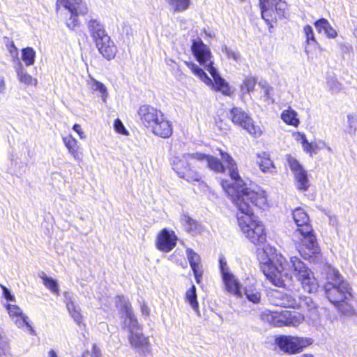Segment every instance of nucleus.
I'll use <instances>...</instances> for the list:
<instances>
[{
  "label": "nucleus",
  "instance_id": "obj_11",
  "mask_svg": "<svg viewBox=\"0 0 357 357\" xmlns=\"http://www.w3.org/2000/svg\"><path fill=\"white\" fill-rule=\"evenodd\" d=\"M229 119L234 124L247 130L249 134L255 137L261 136L262 132L260 128L254 125L251 117L241 108H232L229 112Z\"/></svg>",
  "mask_w": 357,
  "mask_h": 357
},
{
  "label": "nucleus",
  "instance_id": "obj_14",
  "mask_svg": "<svg viewBox=\"0 0 357 357\" xmlns=\"http://www.w3.org/2000/svg\"><path fill=\"white\" fill-rule=\"evenodd\" d=\"M139 117L143 125L151 130L157 121L163 114L161 111L150 105H144L138 109Z\"/></svg>",
  "mask_w": 357,
  "mask_h": 357
},
{
  "label": "nucleus",
  "instance_id": "obj_60",
  "mask_svg": "<svg viewBox=\"0 0 357 357\" xmlns=\"http://www.w3.org/2000/svg\"><path fill=\"white\" fill-rule=\"evenodd\" d=\"M354 35L355 38H357V26L355 27V29L354 30Z\"/></svg>",
  "mask_w": 357,
  "mask_h": 357
},
{
  "label": "nucleus",
  "instance_id": "obj_62",
  "mask_svg": "<svg viewBox=\"0 0 357 357\" xmlns=\"http://www.w3.org/2000/svg\"><path fill=\"white\" fill-rule=\"evenodd\" d=\"M314 149L317 151V153L318 152V151L320 149V148L318 147L317 145H314Z\"/></svg>",
  "mask_w": 357,
  "mask_h": 357
},
{
  "label": "nucleus",
  "instance_id": "obj_54",
  "mask_svg": "<svg viewBox=\"0 0 357 357\" xmlns=\"http://www.w3.org/2000/svg\"><path fill=\"white\" fill-rule=\"evenodd\" d=\"M101 351L100 349L96 345L93 344V349L91 354V357H101Z\"/></svg>",
  "mask_w": 357,
  "mask_h": 357
},
{
  "label": "nucleus",
  "instance_id": "obj_10",
  "mask_svg": "<svg viewBox=\"0 0 357 357\" xmlns=\"http://www.w3.org/2000/svg\"><path fill=\"white\" fill-rule=\"evenodd\" d=\"M275 342L281 350L289 354L299 353L312 343L310 338L285 335L277 337Z\"/></svg>",
  "mask_w": 357,
  "mask_h": 357
},
{
  "label": "nucleus",
  "instance_id": "obj_18",
  "mask_svg": "<svg viewBox=\"0 0 357 357\" xmlns=\"http://www.w3.org/2000/svg\"><path fill=\"white\" fill-rule=\"evenodd\" d=\"M222 278L225 285V289L227 292L236 298H243L241 284L232 273H226L225 275L222 276Z\"/></svg>",
  "mask_w": 357,
  "mask_h": 357
},
{
  "label": "nucleus",
  "instance_id": "obj_9",
  "mask_svg": "<svg viewBox=\"0 0 357 357\" xmlns=\"http://www.w3.org/2000/svg\"><path fill=\"white\" fill-rule=\"evenodd\" d=\"M262 18L270 24L277 17L284 16L287 3L283 0H259Z\"/></svg>",
  "mask_w": 357,
  "mask_h": 357
},
{
  "label": "nucleus",
  "instance_id": "obj_16",
  "mask_svg": "<svg viewBox=\"0 0 357 357\" xmlns=\"http://www.w3.org/2000/svg\"><path fill=\"white\" fill-rule=\"evenodd\" d=\"M131 346L135 348L139 355L146 357L151 353V347L148 337H145L142 332L128 335Z\"/></svg>",
  "mask_w": 357,
  "mask_h": 357
},
{
  "label": "nucleus",
  "instance_id": "obj_7",
  "mask_svg": "<svg viewBox=\"0 0 357 357\" xmlns=\"http://www.w3.org/2000/svg\"><path fill=\"white\" fill-rule=\"evenodd\" d=\"M196 153H184L181 155H175L172 159V166L174 171L180 177L189 183L199 181V174L190 169V166L193 160H197L195 157Z\"/></svg>",
  "mask_w": 357,
  "mask_h": 357
},
{
  "label": "nucleus",
  "instance_id": "obj_48",
  "mask_svg": "<svg viewBox=\"0 0 357 357\" xmlns=\"http://www.w3.org/2000/svg\"><path fill=\"white\" fill-rule=\"evenodd\" d=\"M220 269L222 276L225 275L226 273H231L227 266L226 259L224 257H221L219 259Z\"/></svg>",
  "mask_w": 357,
  "mask_h": 357
},
{
  "label": "nucleus",
  "instance_id": "obj_55",
  "mask_svg": "<svg viewBox=\"0 0 357 357\" xmlns=\"http://www.w3.org/2000/svg\"><path fill=\"white\" fill-rule=\"evenodd\" d=\"M141 312L143 316L147 317L149 315V308L144 303L141 305Z\"/></svg>",
  "mask_w": 357,
  "mask_h": 357
},
{
  "label": "nucleus",
  "instance_id": "obj_49",
  "mask_svg": "<svg viewBox=\"0 0 357 357\" xmlns=\"http://www.w3.org/2000/svg\"><path fill=\"white\" fill-rule=\"evenodd\" d=\"M327 84L330 91L333 93H337L341 89V84L335 79H329Z\"/></svg>",
  "mask_w": 357,
  "mask_h": 357
},
{
  "label": "nucleus",
  "instance_id": "obj_26",
  "mask_svg": "<svg viewBox=\"0 0 357 357\" xmlns=\"http://www.w3.org/2000/svg\"><path fill=\"white\" fill-rule=\"evenodd\" d=\"M306 37L305 52L310 56L311 49H321L319 43L315 40L312 28L310 25H306L303 29Z\"/></svg>",
  "mask_w": 357,
  "mask_h": 357
},
{
  "label": "nucleus",
  "instance_id": "obj_57",
  "mask_svg": "<svg viewBox=\"0 0 357 357\" xmlns=\"http://www.w3.org/2000/svg\"><path fill=\"white\" fill-rule=\"evenodd\" d=\"M47 357H59V356L54 350L51 349L50 351H48Z\"/></svg>",
  "mask_w": 357,
  "mask_h": 357
},
{
  "label": "nucleus",
  "instance_id": "obj_2",
  "mask_svg": "<svg viewBox=\"0 0 357 357\" xmlns=\"http://www.w3.org/2000/svg\"><path fill=\"white\" fill-rule=\"evenodd\" d=\"M263 254L267 258L260 262V268L266 278L276 287L284 286V280L292 271L301 282L303 289L308 293L316 292L319 284L313 273L297 257H291L289 261L275 250L266 246L263 248Z\"/></svg>",
  "mask_w": 357,
  "mask_h": 357
},
{
  "label": "nucleus",
  "instance_id": "obj_59",
  "mask_svg": "<svg viewBox=\"0 0 357 357\" xmlns=\"http://www.w3.org/2000/svg\"><path fill=\"white\" fill-rule=\"evenodd\" d=\"M323 147L326 148L329 152L332 151L331 148L325 142H322Z\"/></svg>",
  "mask_w": 357,
  "mask_h": 357
},
{
  "label": "nucleus",
  "instance_id": "obj_8",
  "mask_svg": "<svg viewBox=\"0 0 357 357\" xmlns=\"http://www.w3.org/2000/svg\"><path fill=\"white\" fill-rule=\"evenodd\" d=\"M57 7L63 6L70 13V17L67 20L66 25L70 29H74L79 24L77 17L85 15L88 8L82 0H57Z\"/></svg>",
  "mask_w": 357,
  "mask_h": 357
},
{
  "label": "nucleus",
  "instance_id": "obj_44",
  "mask_svg": "<svg viewBox=\"0 0 357 357\" xmlns=\"http://www.w3.org/2000/svg\"><path fill=\"white\" fill-rule=\"evenodd\" d=\"M6 307L8 310V312L10 317L13 319L23 314L20 308L17 305H11V304H6Z\"/></svg>",
  "mask_w": 357,
  "mask_h": 357
},
{
  "label": "nucleus",
  "instance_id": "obj_17",
  "mask_svg": "<svg viewBox=\"0 0 357 357\" xmlns=\"http://www.w3.org/2000/svg\"><path fill=\"white\" fill-rule=\"evenodd\" d=\"M176 240L177 237L174 231L163 229L158 236L156 245L160 251L168 252L176 246Z\"/></svg>",
  "mask_w": 357,
  "mask_h": 357
},
{
  "label": "nucleus",
  "instance_id": "obj_51",
  "mask_svg": "<svg viewBox=\"0 0 357 357\" xmlns=\"http://www.w3.org/2000/svg\"><path fill=\"white\" fill-rule=\"evenodd\" d=\"M63 301L66 304V308L71 307L74 305H75V303L74 301V298L72 296V294L68 291H64L63 292Z\"/></svg>",
  "mask_w": 357,
  "mask_h": 357
},
{
  "label": "nucleus",
  "instance_id": "obj_31",
  "mask_svg": "<svg viewBox=\"0 0 357 357\" xmlns=\"http://www.w3.org/2000/svg\"><path fill=\"white\" fill-rule=\"evenodd\" d=\"M87 84L92 91H98L100 93L102 100L105 102L107 97V89L105 84L91 76L89 79L87 80Z\"/></svg>",
  "mask_w": 357,
  "mask_h": 357
},
{
  "label": "nucleus",
  "instance_id": "obj_27",
  "mask_svg": "<svg viewBox=\"0 0 357 357\" xmlns=\"http://www.w3.org/2000/svg\"><path fill=\"white\" fill-rule=\"evenodd\" d=\"M294 176L297 188L301 191L307 190L310 187V181L307 171L305 169H301L300 172L294 174Z\"/></svg>",
  "mask_w": 357,
  "mask_h": 357
},
{
  "label": "nucleus",
  "instance_id": "obj_61",
  "mask_svg": "<svg viewBox=\"0 0 357 357\" xmlns=\"http://www.w3.org/2000/svg\"><path fill=\"white\" fill-rule=\"evenodd\" d=\"M89 355V351H86V352H84L83 354L82 357H87Z\"/></svg>",
  "mask_w": 357,
  "mask_h": 357
},
{
  "label": "nucleus",
  "instance_id": "obj_13",
  "mask_svg": "<svg viewBox=\"0 0 357 357\" xmlns=\"http://www.w3.org/2000/svg\"><path fill=\"white\" fill-rule=\"evenodd\" d=\"M191 50L196 60L207 70L209 67L213 66L211 61V52L208 47L200 39L193 40Z\"/></svg>",
  "mask_w": 357,
  "mask_h": 357
},
{
  "label": "nucleus",
  "instance_id": "obj_39",
  "mask_svg": "<svg viewBox=\"0 0 357 357\" xmlns=\"http://www.w3.org/2000/svg\"><path fill=\"white\" fill-rule=\"evenodd\" d=\"M297 301H298L297 307H301V309H306L308 310L315 309V303L312 301V299L310 297H299L297 298Z\"/></svg>",
  "mask_w": 357,
  "mask_h": 357
},
{
  "label": "nucleus",
  "instance_id": "obj_28",
  "mask_svg": "<svg viewBox=\"0 0 357 357\" xmlns=\"http://www.w3.org/2000/svg\"><path fill=\"white\" fill-rule=\"evenodd\" d=\"M347 125L344 128V134L350 137H354L357 131V114H348Z\"/></svg>",
  "mask_w": 357,
  "mask_h": 357
},
{
  "label": "nucleus",
  "instance_id": "obj_46",
  "mask_svg": "<svg viewBox=\"0 0 357 357\" xmlns=\"http://www.w3.org/2000/svg\"><path fill=\"white\" fill-rule=\"evenodd\" d=\"M114 128L115 131L119 134L128 135V132L126 129L124 125L121 122V121L119 119H116L114 123Z\"/></svg>",
  "mask_w": 357,
  "mask_h": 357
},
{
  "label": "nucleus",
  "instance_id": "obj_42",
  "mask_svg": "<svg viewBox=\"0 0 357 357\" xmlns=\"http://www.w3.org/2000/svg\"><path fill=\"white\" fill-rule=\"evenodd\" d=\"M287 160L289 167L291 172H293V174L300 172L301 169H304L303 167L300 164V162L291 155H287Z\"/></svg>",
  "mask_w": 357,
  "mask_h": 357
},
{
  "label": "nucleus",
  "instance_id": "obj_29",
  "mask_svg": "<svg viewBox=\"0 0 357 357\" xmlns=\"http://www.w3.org/2000/svg\"><path fill=\"white\" fill-rule=\"evenodd\" d=\"M281 119L287 124L294 127H297L300 123L297 112L290 107L282 112Z\"/></svg>",
  "mask_w": 357,
  "mask_h": 357
},
{
  "label": "nucleus",
  "instance_id": "obj_38",
  "mask_svg": "<svg viewBox=\"0 0 357 357\" xmlns=\"http://www.w3.org/2000/svg\"><path fill=\"white\" fill-rule=\"evenodd\" d=\"M169 4L176 12H181L187 10L189 7L190 0H168Z\"/></svg>",
  "mask_w": 357,
  "mask_h": 357
},
{
  "label": "nucleus",
  "instance_id": "obj_34",
  "mask_svg": "<svg viewBox=\"0 0 357 357\" xmlns=\"http://www.w3.org/2000/svg\"><path fill=\"white\" fill-rule=\"evenodd\" d=\"M258 86L260 87L261 91V99L264 102H266L268 103L270 102L271 99V92L273 91V87H271L268 83L265 80H261L258 83Z\"/></svg>",
  "mask_w": 357,
  "mask_h": 357
},
{
  "label": "nucleus",
  "instance_id": "obj_35",
  "mask_svg": "<svg viewBox=\"0 0 357 357\" xmlns=\"http://www.w3.org/2000/svg\"><path fill=\"white\" fill-rule=\"evenodd\" d=\"M36 58V52L32 47H25L22 50V60L26 66L34 64Z\"/></svg>",
  "mask_w": 357,
  "mask_h": 357
},
{
  "label": "nucleus",
  "instance_id": "obj_30",
  "mask_svg": "<svg viewBox=\"0 0 357 357\" xmlns=\"http://www.w3.org/2000/svg\"><path fill=\"white\" fill-rule=\"evenodd\" d=\"M39 276L42 279L44 286L47 289L55 295L58 296L59 294V286L56 280L47 276L44 272L40 273Z\"/></svg>",
  "mask_w": 357,
  "mask_h": 357
},
{
  "label": "nucleus",
  "instance_id": "obj_32",
  "mask_svg": "<svg viewBox=\"0 0 357 357\" xmlns=\"http://www.w3.org/2000/svg\"><path fill=\"white\" fill-rule=\"evenodd\" d=\"M124 325L128 328L130 333L129 335H133L134 333L142 332V329L133 314V312H130V316L128 314L125 316Z\"/></svg>",
  "mask_w": 357,
  "mask_h": 357
},
{
  "label": "nucleus",
  "instance_id": "obj_52",
  "mask_svg": "<svg viewBox=\"0 0 357 357\" xmlns=\"http://www.w3.org/2000/svg\"><path fill=\"white\" fill-rule=\"evenodd\" d=\"M1 287L3 290V294L4 298L8 301H14V296L11 294L10 290L8 289L3 285H1Z\"/></svg>",
  "mask_w": 357,
  "mask_h": 357
},
{
  "label": "nucleus",
  "instance_id": "obj_47",
  "mask_svg": "<svg viewBox=\"0 0 357 357\" xmlns=\"http://www.w3.org/2000/svg\"><path fill=\"white\" fill-rule=\"evenodd\" d=\"M10 347L7 340L0 337V356L9 354Z\"/></svg>",
  "mask_w": 357,
  "mask_h": 357
},
{
  "label": "nucleus",
  "instance_id": "obj_3",
  "mask_svg": "<svg viewBox=\"0 0 357 357\" xmlns=\"http://www.w3.org/2000/svg\"><path fill=\"white\" fill-rule=\"evenodd\" d=\"M324 290L329 301L334 304L342 314H353V308L346 302L351 297V288L337 270L332 269L328 271Z\"/></svg>",
  "mask_w": 357,
  "mask_h": 357
},
{
  "label": "nucleus",
  "instance_id": "obj_53",
  "mask_svg": "<svg viewBox=\"0 0 357 357\" xmlns=\"http://www.w3.org/2000/svg\"><path fill=\"white\" fill-rule=\"evenodd\" d=\"M74 131H75L81 139H85L86 135L82 130L81 126L79 124H75L73 127Z\"/></svg>",
  "mask_w": 357,
  "mask_h": 357
},
{
  "label": "nucleus",
  "instance_id": "obj_58",
  "mask_svg": "<svg viewBox=\"0 0 357 357\" xmlns=\"http://www.w3.org/2000/svg\"><path fill=\"white\" fill-rule=\"evenodd\" d=\"M26 328H28L29 331L30 332V333H31L32 335H35L36 333H35V331L33 330V328H32V326L28 323L26 324Z\"/></svg>",
  "mask_w": 357,
  "mask_h": 357
},
{
  "label": "nucleus",
  "instance_id": "obj_1",
  "mask_svg": "<svg viewBox=\"0 0 357 357\" xmlns=\"http://www.w3.org/2000/svg\"><path fill=\"white\" fill-rule=\"evenodd\" d=\"M222 161L212 155L197 152L195 157L197 161L205 162L215 172L228 170L231 181H222V187L230 197L238 212L236 217L238 226L251 243L259 245L266 239L264 225L256 220L252 206L262 208L266 205L267 198L264 190L260 188H251L241 178L237 165L232 157L227 152L220 151Z\"/></svg>",
  "mask_w": 357,
  "mask_h": 357
},
{
  "label": "nucleus",
  "instance_id": "obj_20",
  "mask_svg": "<svg viewBox=\"0 0 357 357\" xmlns=\"http://www.w3.org/2000/svg\"><path fill=\"white\" fill-rule=\"evenodd\" d=\"M154 124V126L151 130V132L158 137L162 138H168L172 134V123L167 120L162 114Z\"/></svg>",
  "mask_w": 357,
  "mask_h": 357
},
{
  "label": "nucleus",
  "instance_id": "obj_33",
  "mask_svg": "<svg viewBox=\"0 0 357 357\" xmlns=\"http://www.w3.org/2000/svg\"><path fill=\"white\" fill-rule=\"evenodd\" d=\"M197 298L196 287L195 285H192L185 293V300L190 305L193 310L199 314V304Z\"/></svg>",
  "mask_w": 357,
  "mask_h": 357
},
{
  "label": "nucleus",
  "instance_id": "obj_5",
  "mask_svg": "<svg viewBox=\"0 0 357 357\" xmlns=\"http://www.w3.org/2000/svg\"><path fill=\"white\" fill-rule=\"evenodd\" d=\"M88 27L99 52L107 60L113 59L116 54L117 48L106 33L102 24L96 20H91L88 23Z\"/></svg>",
  "mask_w": 357,
  "mask_h": 357
},
{
  "label": "nucleus",
  "instance_id": "obj_24",
  "mask_svg": "<svg viewBox=\"0 0 357 357\" xmlns=\"http://www.w3.org/2000/svg\"><path fill=\"white\" fill-rule=\"evenodd\" d=\"M314 26L318 32L322 31L329 38H335L337 36V31L334 29L329 22L325 18H321L314 22Z\"/></svg>",
  "mask_w": 357,
  "mask_h": 357
},
{
  "label": "nucleus",
  "instance_id": "obj_56",
  "mask_svg": "<svg viewBox=\"0 0 357 357\" xmlns=\"http://www.w3.org/2000/svg\"><path fill=\"white\" fill-rule=\"evenodd\" d=\"M5 82L3 78L0 77V93H3L5 90Z\"/></svg>",
  "mask_w": 357,
  "mask_h": 357
},
{
  "label": "nucleus",
  "instance_id": "obj_4",
  "mask_svg": "<svg viewBox=\"0 0 357 357\" xmlns=\"http://www.w3.org/2000/svg\"><path fill=\"white\" fill-rule=\"evenodd\" d=\"M292 215L297 226V229L293 233V240L301 246H304L310 252H317V238L310 223L308 215L303 208H297L293 211Z\"/></svg>",
  "mask_w": 357,
  "mask_h": 357
},
{
  "label": "nucleus",
  "instance_id": "obj_6",
  "mask_svg": "<svg viewBox=\"0 0 357 357\" xmlns=\"http://www.w3.org/2000/svg\"><path fill=\"white\" fill-rule=\"evenodd\" d=\"M185 64L206 84L212 86L216 91H221L225 95L229 94L230 89L228 84L219 75L214 66L209 67L207 70L213 77V79H211L197 64L192 62H185Z\"/></svg>",
  "mask_w": 357,
  "mask_h": 357
},
{
  "label": "nucleus",
  "instance_id": "obj_23",
  "mask_svg": "<svg viewBox=\"0 0 357 357\" xmlns=\"http://www.w3.org/2000/svg\"><path fill=\"white\" fill-rule=\"evenodd\" d=\"M243 291V296H245L248 301L253 304H259L261 299V292L254 284L246 285Z\"/></svg>",
  "mask_w": 357,
  "mask_h": 357
},
{
  "label": "nucleus",
  "instance_id": "obj_15",
  "mask_svg": "<svg viewBox=\"0 0 357 357\" xmlns=\"http://www.w3.org/2000/svg\"><path fill=\"white\" fill-rule=\"evenodd\" d=\"M271 303L276 306L296 308L298 305L297 298L290 294L273 290L270 295Z\"/></svg>",
  "mask_w": 357,
  "mask_h": 357
},
{
  "label": "nucleus",
  "instance_id": "obj_50",
  "mask_svg": "<svg viewBox=\"0 0 357 357\" xmlns=\"http://www.w3.org/2000/svg\"><path fill=\"white\" fill-rule=\"evenodd\" d=\"M13 320L18 328H23L26 326V324H28V317L24 314Z\"/></svg>",
  "mask_w": 357,
  "mask_h": 357
},
{
  "label": "nucleus",
  "instance_id": "obj_43",
  "mask_svg": "<svg viewBox=\"0 0 357 357\" xmlns=\"http://www.w3.org/2000/svg\"><path fill=\"white\" fill-rule=\"evenodd\" d=\"M298 136L301 140L303 149L305 152L310 153L311 155L312 153H317V151L314 149V144L307 141L304 134L298 133Z\"/></svg>",
  "mask_w": 357,
  "mask_h": 357
},
{
  "label": "nucleus",
  "instance_id": "obj_25",
  "mask_svg": "<svg viewBox=\"0 0 357 357\" xmlns=\"http://www.w3.org/2000/svg\"><path fill=\"white\" fill-rule=\"evenodd\" d=\"M15 71L17 78L21 83L27 86H36L37 84V79L33 78L31 75L27 73L26 70L20 62L17 63Z\"/></svg>",
  "mask_w": 357,
  "mask_h": 357
},
{
  "label": "nucleus",
  "instance_id": "obj_22",
  "mask_svg": "<svg viewBox=\"0 0 357 357\" xmlns=\"http://www.w3.org/2000/svg\"><path fill=\"white\" fill-rule=\"evenodd\" d=\"M257 161L260 170L264 173L275 174L277 173L276 167L270 158L269 153L263 152L257 155Z\"/></svg>",
  "mask_w": 357,
  "mask_h": 357
},
{
  "label": "nucleus",
  "instance_id": "obj_41",
  "mask_svg": "<svg viewBox=\"0 0 357 357\" xmlns=\"http://www.w3.org/2000/svg\"><path fill=\"white\" fill-rule=\"evenodd\" d=\"M221 51L222 54L226 55L228 59H232L236 62H238L240 61L241 56L239 53L237 51L228 47L225 45H222Z\"/></svg>",
  "mask_w": 357,
  "mask_h": 357
},
{
  "label": "nucleus",
  "instance_id": "obj_63",
  "mask_svg": "<svg viewBox=\"0 0 357 357\" xmlns=\"http://www.w3.org/2000/svg\"><path fill=\"white\" fill-rule=\"evenodd\" d=\"M301 357H313V356L311 354H305V355L302 356Z\"/></svg>",
  "mask_w": 357,
  "mask_h": 357
},
{
  "label": "nucleus",
  "instance_id": "obj_40",
  "mask_svg": "<svg viewBox=\"0 0 357 357\" xmlns=\"http://www.w3.org/2000/svg\"><path fill=\"white\" fill-rule=\"evenodd\" d=\"M70 315L77 324H80L82 322V315L81 314V309L77 304L67 308Z\"/></svg>",
  "mask_w": 357,
  "mask_h": 357
},
{
  "label": "nucleus",
  "instance_id": "obj_36",
  "mask_svg": "<svg viewBox=\"0 0 357 357\" xmlns=\"http://www.w3.org/2000/svg\"><path fill=\"white\" fill-rule=\"evenodd\" d=\"M116 305L119 310L123 312L124 315H130L133 312L129 301L123 296H118L116 299Z\"/></svg>",
  "mask_w": 357,
  "mask_h": 357
},
{
  "label": "nucleus",
  "instance_id": "obj_45",
  "mask_svg": "<svg viewBox=\"0 0 357 357\" xmlns=\"http://www.w3.org/2000/svg\"><path fill=\"white\" fill-rule=\"evenodd\" d=\"M183 222L185 224L186 229H188V231H193L197 229V222L189 216L185 215L183 218Z\"/></svg>",
  "mask_w": 357,
  "mask_h": 357
},
{
  "label": "nucleus",
  "instance_id": "obj_21",
  "mask_svg": "<svg viewBox=\"0 0 357 357\" xmlns=\"http://www.w3.org/2000/svg\"><path fill=\"white\" fill-rule=\"evenodd\" d=\"M65 146L69 153L77 162L82 160V153L80 151V144L72 135H67L62 138Z\"/></svg>",
  "mask_w": 357,
  "mask_h": 357
},
{
  "label": "nucleus",
  "instance_id": "obj_12",
  "mask_svg": "<svg viewBox=\"0 0 357 357\" xmlns=\"http://www.w3.org/2000/svg\"><path fill=\"white\" fill-rule=\"evenodd\" d=\"M304 319V316L295 311L284 310L280 313L273 312L271 314V322L277 327L297 326Z\"/></svg>",
  "mask_w": 357,
  "mask_h": 357
},
{
  "label": "nucleus",
  "instance_id": "obj_19",
  "mask_svg": "<svg viewBox=\"0 0 357 357\" xmlns=\"http://www.w3.org/2000/svg\"><path fill=\"white\" fill-rule=\"evenodd\" d=\"M186 257L193 271L197 283L201 282L203 270L200 256L191 248L186 249Z\"/></svg>",
  "mask_w": 357,
  "mask_h": 357
},
{
  "label": "nucleus",
  "instance_id": "obj_37",
  "mask_svg": "<svg viewBox=\"0 0 357 357\" xmlns=\"http://www.w3.org/2000/svg\"><path fill=\"white\" fill-rule=\"evenodd\" d=\"M257 84V79L254 77H246L241 85V91L242 94L250 93L255 89Z\"/></svg>",
  "mask_w": 357,
  "mask_h": 357
}]
</instances>
